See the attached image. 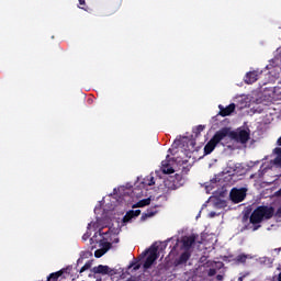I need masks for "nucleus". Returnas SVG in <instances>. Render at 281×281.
I'll return each mask as SVG.
<instances>
[{"label": "nucleus", "instance_id": "nucleus-1", "mask_svg": "<svg viewBox=\"0 0 281 281\" xmlns=\"http://www.w3.org/2000/svg\"><path fill=\"white\" fill-rule=\"evenodd\" d=\"M276 214V209L269 205L257 206L249 216V222L252 225V232H258L262 227L260 223L263 221H271Z\"/></svg>", "mask_w": 281, "mask_h": 281}, {"label": "nucleus", "instance_id": "nucleus-2", "mask_svg": "<svg viewBox=\"0 0 281 281\" xmlns=\"http://www.w3.org/2000/svg\"><path fill=\"white\" fill-rule=\"evenodd\" d=\"M227 135H229V127H224L217 131L204 146V155H212V153H214V148H216V146H218Z\"/></svg>", "mask_w": 281, "mask_h": 281}, {"label": "nucleus", "instance_id": "nucleus-3", "mask_svg": "<svg viewBox=\"0 0 281 281\" xmlns=\"http://www.w3.org/2000/svg\"><path fill=\"white\" fill-rule=\"evenodd\" d=\"M186 183V179H183V175L176 173L173 176H169L164 181L162 193L170 194L172 190H179Z\"/></svg>", "mask_w": 281, "mask_h": 281}, {"label": "nucleus", "instance_id": "nucleus-4", "mask_svg": "<svg viewBox=\"0 0 281 281\" xmlns=\"http://www.w3.org/2000/svg\"><path fill=\"white\" fill-rule=\"evenodd\" d=\"M232 137L233 139H235V142H238L239 144H247V142L251 139V131L249 128L239 130L237 132H233Z\"/></svg>", "mask_w": 281, "mask_h": 281}, {"label": "nucleus", "instance_id": "nucleus-5", "mask_svg": "<svg viewBox=\"0 0 281 281\" xmlns=\"http://www.w3.org/2000/svg\"><path fill=\"white\" fill-rule=\"evenodd\" d=\"M229 198L233 203H243V201H245L247 198V189H232Z\"/></svg>", "mask_w": 281, "mask_h": 281}, {"label": "nucleus", "instance_id": "nucleus-6", "mask_svg": "<svg viewBox=\"0 0 281 281\" xmlns=\"http://www.w3.org/2000/svg\"><path fill=\"white\" fill-rule=\"evenodd\" d=\"M158 251H159V247H157V246L150 247L149 255L147 256V258L143 265L144 269H150V267H153V265L155 263L157 258H159Z\"/></svg>", "mask_w": 281, "mask_h": 281}, {"label": "nucleus", "instance_id": "nucleus-7", "mask_svg": "<svg viewBox=\"0 0 281 281\" xmlns=\"http://www.w3.org/2000/svg\"><path fill=\"white\" fill-rule=\"evenodd\" d=\"M196 238H199V235H195V234H192L191 236L182 237L181 239L182 249H184V251H190V249H192V245L196 243Z\"/></svg>", "mask_w": 281, "mask_h": 281}, {"label": "nucleus", "instance_id": "nucleus-8", "mask_svg": "<svg viewBox=\"0 0 281 281\" xmlns=\"http://www.w3.org/2000/svg\"><path fill=\"white\" fill-rule=\"evenodd\" d=\"M218 109H220L218 115H221L222 117H227L228 115L233 114L236 111V104L231 103L226 108L220 104Z\"/></svg>", "mask_w": 281, "mask_h": 281}, {"label": "nucleus", "instance_id": "nucleus-9", "mask_svg": "<svg viewBox=\"0 0 281 281\" xmlns=\"http://www.w3.org/2000/svg\"><path fill=\"white\" fill-rule=\"evenodd\" d=\"M168 157L170 156H167V159L161 161V172H164V175L175 173V168H172L173 161L168 159Z\"/></svg>", "mask_w": 281, "mask_h": 281}, {"label": "nucleus", "instance_id": "nucleus-10", "mask_svg": "<svg viewBox=\"0 0 281 281\" xmlns=\"http://www.w3.org/2000/svg\"><path fill=\"white\" fill-rule=\"evenodd\" d=\"M258 76H260V74L257 70L249 71L246 74L244 80H245L246 85H254V82H256L258 80Z\"/></svg>", "mask_w": 281, "mask_h": 281}, {"label": "nucleus", "instance_id": "nucleus-11", "mask_svg": "<svg viewBox=\"0 0 281 281\" xmlns=\"http://www.w3.org/2000/svg\"><path fill=\"white\" fill-rule=\"evenodd\" d=\"M192 256V254L190 252V250H184L180 257L178 259H176V265H186L189 260L190 257Z\"/></svg>", "mask_w": 281, "mask_h": 281}, {"label": "nucleus", "instance_id": "nucleus-12", "mask_svg": "<svg viewBox=\"0 0 281 281\" xmlns=\"http://www.w3.org/2000/svg\"><path fill=\"white\" fill-rule=\"evenodd\" d=\"M142 214V210H131L123 217L124 223H128L132 218H137Z\"/></svg>", "mask_w": 281, "mask_h": 281}, {"label": "nucleus", "instance_id": "nucleus-13", "mask_svg": "<svg viewBox=\"0 0 281 281\" xmlns=\"http://www.w3.org/2000/svg\"><path fill=\"white\" fill-rule=\"evenodd\" d=\"M94 273H101V276H109L111 273V268L109 266L99 265L93 268Z\"/></svg>", "mask_w": 281, "mask_h": 281}, {"label": "nucleus", "instance_id": "nucleus-14", "mask_svg": "<svg viewBox=\"0 0 281 281\" xmlns=\"http://www.w3.org/2000/svg\"><path fill=\"white\" fill-rule=\"evenodd\" d=\"M274 155H277V157L273 160L274 166H278V168H281V147H276L273 149Z\"/></svg>", "mask_w": 281, "mask_h": 281}, {"label": "nucleus", "instance_id": "nucleus-15", "mask_svg": "<svg viewBox=\"0 0 281 281\" xmlns=\"http://www.w3.org/2000/svg\"><path fill=\"white\" fill-rule=\"evenodd\" d=\"M146 205H150V198L139 200L136 204H134L132 207H146Z\"/></svg>", "mask_w": 281, "mask_h": 281}, {"label": "nucleus", "instance_id": "nucleus-16", "mask_svg": "<svg viewBox=\"0 0 281 281\" xmlns=\"http://www.w3.org/2000/svg\"><path fill=\"white\" fill-rule=\"evenodd\" d=\"M64 271L59 270L57 272H53L47 277L46 281H58V278L63 276Z\"/></svg>", "mask_w": 281, "mask_h": 281}, {"label": "nucleus", "instance_id": "nucleus-17", "mask_svg": "<svg viewBox=\"0 0 281 281\" xmlns=\"http://www.w3.org/2000/svg\"><path fill=\"white\" fill-rule=\"evenodd\" d=\"M157 211H153V209H148L146 213H143L140 220L146 221V218H150V216H155Z\"/></svg>", "mask_w": 281, "mask_h": 281}, {"label": "nucleus", "instance_id": "nucleus-18", "mask_svg": "<svg viewBox=\"0 0 281 281\" xmlns=\"http://www.w3.org/2000/svg\"><path fill=\"white\" fill-rule=\"evenodd\" d=\"M238 265H245L247 262V255H238L235 259Z\"/></svg>", "mask_w": 281, "mask_h": 281}, {"label": "nucleus", "instance_id": "nucleus-19", "mask_svg": "<svg viewBox=\"0 0 281 281\" xmlns=\"http://www.w3.org/2000/svg\"><path fill=\"white\" fill-rule=\"evenodd\" d=\"M79 8L80 10H85V12H89V7H87V1L86 0H79Z\"/></svg>", "mask_w": 281, "mask_h": 281}, {"label": "nucleus", "instance_id": "nucleus-20", "mask_svg": "<svg viewBox=\"0 0 281 281\" xmlns=\"http://www.w3.org/2000/svg\"><path fill=\"white\" fill-rule=\"evenodd\" d=\"M91 269V261L86 262L80 269V273H85V271H89Z\"/></svg>", "mask_w": 281, "mask_h": 281}, {"label": "nucleus", "instance_id": "nucleus-21", "mask_svg": "<svg viewBox=\"0 0 281 281\" xmlns=\"http://www.w3.org/2000/svg\"><path fill=\"white\" fill-rule=\"evenodd\" d=\"M105 254H106V250H104V249H98L94 251V256L97 258H102V256H104Z\"/></svg>", "mask_w": 281, "mask_h": 281}, {"label": "nucleus", "instance_id": "nucleus-22", "mask_svg": "<svg viewBox=\"0 0 281 281\" xmlns=\"http://www.w3.org/2000/svg\"><path fill=\"white\" fill-rule=\"evenodd\" d=\"M113 245L111 244V243H109V241H104L103 244H102V249H103V251H105V254L109 251V249H111V247H112Z\"/></svg>", "mask_w": 281, "mask_h": 281}, {"label": "nucleus", "instance_id": "nucleus-23", "mask_svg": "<svg viewBox=\"0 0 281 281\" xmlns=\"http://www.w3.org/2000/svg\"><path fill=\"white\" fill-rule=\"evenodd\" d=\"M203 131H205V125H198L195 127V135H201V133H203Z\"/></svg>", "mask_w": 281, "mask_h": 281}, {"label": "nucleus", "instance_id": "nucleus-24", "mask_svg": "<svg viewBox=\"0 0 281 281\" xmlns=\"http://www.w3.org/2000/svg\"><path fill=\"white\" fill-rule=\"evenodd\" d=\"M215 274H216L215 268H210L209 270H206V276H209V278H214Z\"/></svg>", "mask_w": 281, "mask_h": 281}, {"label": "nucleus", "instance_id": "nucleus-25", "mask_svg": "<svg viewBox=\"0 0 281 281\" xmlns=\"http://www.w3.org/2000/svg\"><path fill=\"white\" fill-rule=\"evenodd\" d=\"M147 186H155V177L150 176Z\"/></svg>", "mask_w": 281, "mask_h": 281}, {"label": "nucleus", "instance_id": "nucleus-26", "mask_svg": "<svg viewBox=\"0 0 281 281\" xmlns=\"http://www.w3.org/2000/svg\"><path fill=\"white\" fill-rule=\"evenodd\" d=\"M273 216H277V218H281V206L277 210Z\"/></svg>", "mask_w": 281, "mask_h": 281}, {"label": "nucleus", "instance_id": "nucleus-27", "mask_svg": "<svg viewBox=\"0 0 281 281\" xmlns=\"http://www.w3.org/2000/svg\"><path fill=\"white\" fill-rule=\"evenodd\" d=\"M132 267H134V271H139L142 265H139V263H134V265H132Z\"/></svg>", "mask_w": 281, "mask_h": 281}, {"label": "nucleus", "instance_id": "nucleus-28", "mask_svg": "<svg viewBox=\"0 0 281 281\" xmlns=\"http://www.w3.org/2000/svg\"><path fill=\"white\" fill-rule=\"evenodd\" d=\"M216 280H217V281H223V276H222V274H217V276H216Z\"/></svg>", "mask_w": 281, "mask_h": 281}, {"label": "nucleus", "instance_id": "nucleus-29", "mask_svg": "<svg viewBox=\"0 0 281 281\" xmlns=\"http://www.w3.org/2000/svg\"><path fill=\"white\" fill-rule=\"evenodd\" d=\"M92 225L95 226V223H93V222L89 223L87 228H88V229H91V226H92Z\"/></svg>", "mask_w": 281, "mask_h": 281}, {"label": "nucleus", "instance_id": "nucleus-30", "mask_svg": "<svg viewBox=\"0 0 281 281\" xmlns=\"http://www.w3.org/2000/svg\"><path fill=\"white\" fill-rule=\"evenodd\" d=\"M126 281H137V278L131 277V278H128Z\"/></svg>", "mask_w": 281, "mask_h": 281}, {"label": "nucleus", "instance_id": "nucleus-31", "mask_svg": "<svg viewBox=\"0 0 281 281\" xmlns=\"http://www.w3.org/2000/svg\"><path fill=\"white\" fill-rule=\"evenodd\" d=\"M247 218H249V215L245 214L243 221H247Z\"/></svg>", "mask_w": 281, "mask_h": 281}, {"label": "nucleus", "instance_id": "nucleus-32", "mask_svg": "<svg viewBox=\"0 0 281 281\" xmlns=\"http://www.w3.org/2000/svg\"><path fill=\"white\" fill-rule=\"evenodd\" d=\"M278 281H281V272L278 276Z\"/></svg>", "mask_w": 281, "mask_h": 281}, {"label": "nucleus", "instance_id": "nucleus-33", "mask_svg": "<svg viewBox=\"0 0 281 281\" xmlns=\"http://www.w3.org/2000/svg\"><path fill=\"white\" fill-rule=\"evenodd\" d=\"M281 194V190L277 191V195L280 196Z\"/></svg>", "mask_w": 281, "mask_h": 281}]
</instances>
